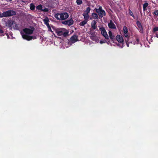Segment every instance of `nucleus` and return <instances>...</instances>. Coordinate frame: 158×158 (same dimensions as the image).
Instances as JSON below:
<instances>
[{
  "label": "nucleus",
  "mask_w": 158,
  "mask_h": 158,
  "mask_svg": "<svg viewBox=\"0 0 158 158\" xmlns=\"http://www.w3.org/2000/svg\"><path fill=\"white\" fill-rule=\"evenodd\" d=\"M34 30L28 28H25L23 29L21 32V34L23 38L27 41H30L32 40H35L36 39L35 35L31 36Z\"/></svg>",
  "instance_id": "1"
},
{
  "label": "nucleus",
  "mask_w": 158,
  "mask_h": 158,
  "mask_svg": "<svg viewBox=\"0 0 158 158\" xmlns=\"http://www.w3.org/2000/svg\"><path fill=\"white\" fill-rule=\"evenodd\" d=\"M68 14L66 12L57 13L55 15V17L58 20H64L69 17Z\"/></svg>",
  "instance_id": "2"
},
{
  "label": "nucleus",
  "mask_w": 158,
  "mask_h": 158,
  "mask_svg": "<svg viewBox=\"0 0 158 158\" xmlns=\"http://www.w3.org/2000/svg\"><path fill=\"white\" fill-rule=\"evenodd\" d=\"M56 33L58 35H62L63 36L66 37L69 33V31L65 28H61L56 29Z\"/></svg>",
  "instance_id": "3"
},
{
  "label": "nucleus",
  "mask_w": 158,
  "mask_h": 158,
  "mask_svg": "<svg viewBox=\"0 0 158 158\" xmlns=\"http://www.w3.org/2000/svg\"><path fill=\"white\" fill-rule=\"evenodd\" d=\"M16 14V13L15 11L12 10H8L2 13L0 12V18L10 17L15 15Z\"/></svg>",
  "instance_id": "4"
},
{
  "label": "nucleus",
  "mask_w": 158,
  "mask_h": 158,
  "mask_svg": "<svg viewBox=\"0 0 158 158\" xmlns=\"http://www.w3.org/2000/svg\"><path fill=\"white\" fill-rule=\"evenodd\" d=\"M95 10L98 13L100 18H102L103 16H105L106 12L105 11L102 9L101 6H99L98 9L95 8Z\"/></svg>",
  "instance_id": "5"
},
{
  "label": "nucleus",
  "mask_w": 158,
  "mask_h": 158,
  "mask_svg": "<svg viewBox=\"0 0 158 158\" xmlns=\"http://www.w3.org/2000/svg\"><path fill=\"white\" fill-rule=\"evenodd\" d=\"M100 30L101 31L102 35L106 39H108L109 36L106 31L104 27H102L100 28Z\"/></svg>",
  "instance_id": "6"
},
{
  "label": "nucleus",
  "mask_w": 158,
  "mask_h": 158,
  "mask_svg": "<svg viewBox=\"0 0 158 158\" xmlns=\"http://www.w3.org/2000/svg\"><path fill=\"white\" fill-rule=\"evenodd\" d=\"M123 31L124 35L127 39V40H128L130 36V35L128 33L127 28L125 26L123 27Z\"/></svg>",
  "instance_id": "7"
},
{
  "label": "nucleus",
  "mask_w": 158,
  "mask_h": 158,
  "mask_svg": "<svg viewBox=\"0 0 158 158\" xmlns=\"http://www.w3.org/2000/svg\"><path fill=\"white\" fill-rule=\"evenodd\" d=\"M136 23L139 28V30L140 32L141 33H142L143 32V31L141 24V23L140 22L138 21H137Z\"/></svg>",
  "instance_id": "8"
},
{
  "label": "nucleus",
  "mask_w": 158,
  "mask_h": 158,
  "mask_svg": "<svg viewBox=\"0 0 158 158\" xmlns=\"http://www.w3.org/2000/svg\"><path fill=\"white\" fill-rule=\"evenodd\" d=\"M116 39L117 41L119 43H123L124 42L123 39L121 35H118L116 36Z\"/></svg>",
  "instance_id": "9"
},
{
  "label": "nucleus",
  "mask_w": 158,
  "mask_h": 158,
  "mask_svg": "<svg viewBox=\"0 0 158 158\" xmlns=\"http://www.w3.org/2000/svg\"><path fill=\"white\" fill-rule=\"evenodd\" d=\"M77 40V37L76 35H73L70 39V41L73 43L76 42Z\"/></svg>",
  "instance_id": "10"
},
{
  "label": "nucleus",
  "mask_w": 158,
  "mask_h": 158,
  "mask_svg": "<svg viewBox=\"0 0 158 158\" xmlns=\"http://www.w3.org/2000/svg\"><path fill=\"white\" fill-rule=\"evenodd\" d=\"M108 26L109 28L112 29H115L116 26L114 23L111 21L108 24Z\"/></svg>",
  "instance_id": "11"
},
{
  "label": "nucleus",
  "mask_w": 158,
  "mask_h": 158,
  "mask_svg": "<svg viewBox=\"0 0 158 158\" xmlns=\"http://www.w3.org/2000/svg\"><path fill=\"white\" fill-rule=\"evenodd\" d=\"M97 23V22L95 20H93L91 22V25L92 27L94 29H95L96 27V24Z\"/></svg>",
  "instance_id": "12"
},
{
  "label": "nucleus",
  "mask_w": 158,
  "mask_h": 158,
  "mask_svg": "<svg viewBox=\"0 0 158 158\" xmlns=\"http://www.w3.org/2000/svg\"><path fill=\"white\" fill-rule=\"evenodd\" d=\"M43 21L44 23V24L47 26H48L49 25V24L48 23V22L49 21L48 19L46 17L45 19H43Z\"/></svg>",
  "instance_id": "13"
},
{
  "label": "nucleus",
  "mask_w": 158,
  "mask_h": 158,
  "mask_svg": "<svg viewBox=\"0 0 158 158\" xmlns=\"http://www.w3.org/2000/svg\"><path fill=\"white\" fill-rule=\"evenodd\" d=\"M83 15L84 16V20L88 22V19L89 17V14H85L83 13Z\"/></svg>",
  "instance_id": "14"
},
{
  "label": "nucleus",
  "mask_w": 158,
  "mask_h": 158,
  "mask_svg": "<svg viewBox=\"0 0 158 158\" xmlns=\"http://www.w3.org/2000/svg\"><path fill=\"white\" fill-rule=\"evenodd\" d=\"M92 18L94 19H97L98 18V15L95 13H93L92 14Z\"/></svg>",
  "instance_id": "15"
},
{
  "label": "nucleus",
  "mask_w": 158,
  "mask_h": 158,
  "mask_svg": "<svg viewBox=\"0 0 158 158\" xmlns=\"http://www.w3.org/2000/svg\"><path fill=\"white\" fill-rule=\"evenodd\" d=\"M68 25L70 26L73 25V21L72 19L67 20Z\"/></svg>",
  "instance_id": "16"
},
{
  "label": "nucleus",
  "mask_w": 158,
  "mask_h": 158,
  "mask_svg": "<svg viewBox=\"0 0 158 158\" xmlns=\"http://www.w3.org/2000/svg\"><path fill=\"white\" fill-rule=\"evenodd\" d=\"M148 5V3L146 2L143 5V10L144 11L146 9V8Z\"/></svg>",
  "instance_id": "17"
},
{
  "label": "nucleus",
  "mask_w": 158,
  "mask_h": 158,
  "mask_svg": "<svg viewBox=\"0 0 158 158\" xmlns=\"http://www.w3.org/2000/svg\"><path fill=\"white\" fill-rule=\"evenodd\" d=\"M108 33L110 38L112 40L114 38V35H113L112 32L110 31H109Z\"/></svg>",
  "instance_id": "18"
},
{
  "label": "nucleus",
  "mask_w": 158,
  "mask_h": 158,
  "mask_svg": "<svg viewBox=\"0 0 158 158\" xmlns=\"http://www.w3.org/2000/svg\"><path fill=\"white\" fill-rule=\"evenodd\" d=\"M87 22V21L84 20L79 23V25L81 26H83L85 25L86 24Z\"/></svg>",
  "instance_id": "19"
},
{
  "label": "nucleus",
  "mask_w": 158,
  "mask_h": 158,
  "mask_svg": "<svg viewBox=\"0 0 158 158\" xmlns=\"http://www.w3.org/2000/svg\"><path fill=\"white\" fill-rule=\"evenodd\" d=\"M90 34L91 35L90 36L91 39H92L93 38H95L96 36L95 32H91L90 33Z\"/></svg>",
  "instance_id": "20"
},
{
  "label": "nucleus",
  "mask_w": 158,
  "mask_h": 158,
  "mask_svg": "<svg viewBox=\"0 0 158 158\" xmlns=\"http://www.w3.org/2000/svg\"><path fill=\"white\" fill-rule=\"evenodd\" d=\"M90 8L89 7H88L87 8L86 10L84 11V14H88L90 10Z\"/></svg>",
  "instance_id": "21"
},
{
  "label": "nucleus",
  "mask_w": 158,
  "mask_h": 158,
  "mask_svg": "<svg viewBox=\"0 0 158 158\" xmlns=\"http://www.w3.org/2000/svg\"><path fill=\"white\" fill-rule=\"evenodd\" d=\"M13 24L12 21H9L7 22V25L9 27H11Z\"/></svg>",
  "instance_id": "22"
},
{
  "label": "nucleus",
  "mask_w": 158,
  "mask_h": 158,
  "mask_svg": "<svg viewBox=\"0 0 158 158\" xmlns=\"http://www.w3.org/2000/svg\"><path fill=\"white\" fill-rule=\"evenodd\" d=\"M30 9L32 10H33L35 8V6L32 3H31L30 4Z\"/></svg>",
  "instance_id": "23"
},
{
  "label": "nucleus",
  "mask_w": 158,
  "mask_h": 158,
  "mask_svg": "<svg viewBox=\"0 0 158 158\" xmlns=\"http://www.w3.org/2000/svg\"><path fill=\"white\" fill-rule=\"evenodd\" d=\"M129 11L130 15L132 16L134 19H135V16L133 15V14L131 11L130 10V9H129Z\"/></svg>",
  "instance_id": "24"
},
{
  "label": "nucleus",
  "mask_w": 158,
  "mask_h": 158,
  "mask_svg": "<svg viewBox=\"0 0 158 158\" xmlns=\"http://www.w3.org/2000/svg\"><path fill=\"white\" fill-rule=\"evenodd\" d=\"M43 7L41 5H40L37 6L36 8L37 9L41 10L42 9Z\"/></svg>",
  "instance_id": "25"
},
{
  "label": "nucleus",
  "mask_w": 158,
  "mask_h": 158,
  "mask_svg": "<svg viewBox=\"0 0 158 158\" xmlns=\"http://www.w3.org/2000/svg\"><path fill=\"white\" fill-rule=\"evenodd\" d=\"M76 2L78 5H80L82 3L81 0H77Z\"/></svg>",
  "instance_id": "26"
},
{
  "label": "nucleus",
  "mask_w": 158,
  "mask_h": 158,
  "mask_svg": "<svg viewBox=\"0 0 158 158\" xmlns=\"http://www.w3.org/2000/svg\"><path fill=\"white\" fill-rule=\"evenodd\" d=\"M139 40L138 39H136V40L135 41V43H134V42H133V44H138L139 43Z\"/></svg>",
  "instance_id": "27"
},
{
  "label": "nucleus",
  "mask_w": 158,
  "mask_h": 158,
  "mask_svg": "<svg viewBox=\"0 0 158 158\" xmlns=\"http://www.w3.org/2000/svg\"><path fill=\"white\" fill-rule=\"evenodd\" d=\"M3 31L2 29L0 28V35L1 36H3L4 35L3 34Z\"/></svg>",
  "instance_id": "28"
},
{
  "label": "nucleus",
  "mask_w": 158,
  "mask_h": 158,
  "mask_svg": "<svg viewBox=\"0 0 158 158\" xmlns=\"http://www.w3.org/2000/svg\"><path fill=\"white\" fill-rule=\"evenodd\" d=\"M153 14L156 15L158 16V10H156L154 11Z\"/></svg>",
  "instance_id": "29"
},
{
  "label": "nucleus",
  "mask_w": 158,
  "mask_h": 158,
  "mask_svg": "<svg viewBox=\"0 0 158 158\" xmlns=\"http://www.w3.org/2000/svg\"><path fill=\"white\" fill-rule=\"evenodd\" d=\"M47 27L48 28V31H51V32L52 33H53V31H52V29L51 28V27H50V26L49 25V26H47Z\"/></svg>",
  "instance_id": "30"
},
{
  "label": "nucleus",
  "mask_w": 158,
  "mask_h": 158,
  "mask_svg": "<svg viewBox=\"0 0 158 158\" xmlns=\"http://www.w3.org/2000/svg\"><path fill=\"white\" fill-rule=\"evenodd\" d=\"M129 40V39H128V40H127V39L126 38L125 39V41H126V43L128 47L129 46V43L128 42V41Z\"/></svg>",
  "instance_id": "31"
},
{
  "label": "nucleus",
  "mask_w": 158,
  "mask_h": 158,
  "mask_svg": "<svg viewBox=\"0 0 158 158\" xmlns=\"http://www.w3.org/2000/svg\"><path fill=\"white\" fill-rule=\"evenodd\" d=\"M158 31V27H156L153 28V31L155 32Z\"/></svg>",
  "instance_id": "32"
},
{
  "label": "nucleus",
  "mask_w": 158,
  "mask_h": 158,
  "mask_svg": "<svg viewBox=\"0 0 158 158\" xmlns=\"http://www.w3.org/2000/svg\"><path fill=\"white\" fill-rule=\"evenodd\" d=\"M62 23L65 25H68L67 20L62 22Z\"/></svg>",
  "instance_id": "33"
},
{
  "label": "nucleus",
  "mask_w": 158,
  "mask_h": 158,
  "mask_svg": "<svg viewBox=\"0 0 158 158\" xmlns=\"http://www.w3.org/2000/svg\"><path fill=\"white\" fill-rule=\"evenodd\" d=\"M105 42H106V41L104 40V41L101 40L100 42V43L101 44H102L103 43H105Z\"/></svg>",
  "instance_id": "34"
},
{
  "label": "nucleus",
  "mask_w": 158,
  "mask_h": 158,
  "mask_svg": "<svg viewBox=\"0 0 158 158\" xmlns=\"http://www.w3.org/2000/svg\"><path fill=\"white\" fill-rule=\"evenodd\" d=\"M15 27L16 28V29H17L18 28V25L17 24H15Z\"/></svg>",
  "instance_id": "35"
},
{
  "label": "nucleus",
  "mask_w": 158,
  "mask_h": 158,
  "mask_svg": "<svg viewBox=\"0 0 158 158\" xmlns=\"http://www.w3.org/2000/svg\"><path fill=\"white\" fill-rule=\"evenodd\" d=\"M92 39L93 40H95L96 39V36H95V38H93L92 39Z\"/></svg>",
  "instance_id": "36"
},
{
  "label": "nucleus",
  "mask_w": 158,
  "mask_h": 158,
  "mask_svg": "<svg viewBox=\"0 0 158 158\" xmlns=\"http://www.w3.org/2000/svg\"><path fill=\"white\" fill-rule=\"evenodd\" d=\"M156 37L158 38V34L157 33L156 34Z\"/></svg>",
  "instance_id": "37"
},
{
  "label": "nucleus",
  "mask_w": 158,
  "mask_h": 158,
  "mask_svg": "<svg viewBox=\"0 0 158 158\" xmlns=\"http://www.w3.org/2000/svg\"><path fill=\"white\" fill-rule=\"evenodd\" d=\"M12 0H8V1H12Z\"/></svg>",
  "instance_id": "38"
}]
</instances>
